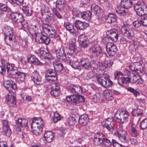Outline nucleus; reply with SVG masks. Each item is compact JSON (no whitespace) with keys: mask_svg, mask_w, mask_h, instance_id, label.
Instances as JSON below:
<instances>
[{"mask_svg":"<svg viewBox=\"0 0 147 147\" xmlns=\"http://www.w3.org/2000/svg\"><path fill=\"white\" fill-rule=\"evenodd\" d=\"M44 125V123L40 118H33L31 125L32 128V132L36 136L40 135L42 131V128Z\"/></svg>","mask_w":147,"mask_h":147,"instance_id":"f257e3e1","label":"nucleus"},{"mask_svg":"<svg viewBox=\"0 0 147 147\" xmlns=\"http://www.w3.org/2000/svg\"><path fill=\"white\" fill-rule=\"evenodd\" d=\"M11 67L10 70L9 72L10 74L9 77L11 78H15L16 80L19 84L22 83L25 80V74L23 72L18 71L17 68L15 65H12Z\"/></svg>","mask_w":147,"mask_h":147,"instance_id":"f03ea898","label":"nucleus"},{"mask_svg":"<svg viewBox=\"0 0 147 147\" xmlns=\"http://www.w3.org/2000/svg\"><path fill=\"white\" fill-rule=\"evenodd\" d=\"M113 135L123 143H127L129 140L127 132L123 129H117L114 131Z\"/></svg>","mask_w":147,"mask_h":147,"instance_id":"7ed1b4c3","label":"nucleus"},{"mask_svg":"<svg viewBox=\"0 0 147 147\" xmlns=\"http://www.w3.org/2000/svg\"><path fill=\"white\" fill-rule=\"evenodd\" d=\"M121 31L122 33L128 39H131L134 35L132 27L129 25L124 24L121 27Z\"/></svg>","mask_w":147,"mask_h":147,"instance_id":"20e7f679","label":"nucleus"},{"mask_svg":"<svg viewBox=\"0 0 147 147\" xmlns=\"http://www.w3.org/2000/svg\"><path fill=\"white\" fill-rule=\"evenodd\" d=\"M146 67H143L140 62H134L129 66V68L131 70L138 74H144L145 69Z\"/></svg>","mask_w":147,"mask_h":147,"instance_id":"39448f33","label":"nucleus"},{"mask_svg":"<svg viewBox=\"0 0 147 147\" xmlns=\"http://www.w3.org/2000/svg\"><path fill=\"white\" fill-rule=\"evenodd\" d=\"M129 113L126 110L121 111L119 113L118 117L115 116L116 121L119 123H126L128 120Z\"/></svg>","mask_w":147,"mask_h":147,"instance_id":"423d86ee","label":"nucleus"},{"mask_svg":"<svg viewBox=\"0 0 147 147\" xmlns=\"http://www.w3.org/2000/svg\"><path fill=\"white\" fill-rule=\"evenodd\" d=\"M45 79L48 82H51L56 81L57 79V76L56 71L54 69H49L45 72Z\"/></svg>","mask_w":147,"mask_h":147,"instance_id":"0eeeda50","label":"nucleus"},{"mask_svg":"<svg viewBox=\"0 0 147 147\" xmlns=\"http://www.w3.org/2000/svg\"><path fill=\"white\" fill-rule=\"evenodd\" d=\"M66 100L69 102H71L75 104H77L80 102H84L85 99L83 96L78 95H73L67 96Z\"/></svg>","mask_w":147,"mask_h":147,"instance_id":"6e6552de","label":"nucleus"},{"mask_svg":"<svg viewBox=\"0 0 147 147\" xmlns=\"http://www.w3.org/2000/svg\"><path fill=\"white\" fill-rule=\"evenodd\" d=\"M5 102L10 107H16V97L13 93L9 92L6 95Z\"/></svg>","mask_w":147,"mask_h":147,"instance_id":"1a4fd4ad","label":"nucleus"},{"mask_svg":"<svg viewBox=\"0 0 147 147\" xmlns=\"http://www.w3.org/2000/svg\"><path fill=\"white\" fill-rule=\"evenodd\" d=\"M97 80L100 85L106 88L110 87L112 84V82L110 80L109 76H108L98 78Z\"/></svg>","mask_w":147,"mask_h":147,"instance_id":"9d476101","label":"nucleus"},{"mask_svg":"<svg viewBox=\"0 0 147 147\" xmlns=\"http://www.w3.org/2000/svg\"><path fill=\"white\" fill-rule=\"evenodd\" d=\"M69 59L66 60L67 63L70 65L72 67L77 69H78L80 66V64L78 61L77 59L74 55L67 53Z\"/></svg>","mask_w":147,"mask_h":147,"instance_id":"9b49d317","label":"nucleus"},{"mask_svg":"<svg viewBox=\"0 0 147 147\" xmlns=\"http://www.w3.org/2000/svg\"><path fill=\"white\" fill-rule=\"evenodd\" d=\"M53 52L56 54L57 58L62 60V62H66V60H67L64 48H56L55 49Z\"/></svg>","mask_w":147,"mask_h":147,"instance_id":"f8f14e48","label":"nucleus"},{"mask_svg":"<svg viewBox=\"0 0 147 147\" xmlns=\"http://www.w3.org/2000/svg\"><path fill=\"white\" fill-rule=\"evenodd\" d=\"M1 65L0 66V73L2 74H4L5 73L6 69H7L8 73L10 75L9 72L10 70V67L12 65H14L13 64L8 63L7 61L4 59H2L1 61Z\"/></svg>","mask_w":147,"mask_h":147,"instance_id":"ddd939ff","label":"nucleus"},{"mask_svg":"<svg viewBox=\"0 0 147 147\" xmlns=\"http://www.w3.org/2000/svg\"><path fill=\"white\" fill-rule=\"evenodd\" d=\"M114 79L117 81L118 84L122 86L124 84H125V82L128 80L127 78L123 77L122 73L120 71H116L114 73Z\"/></svg>","mask_w":147,"mask_h":147,"instance_id":"4468645a","label":"nucleus"},{"mask_svg":"<svg viewBox=\"0 0 147 147\" xmlns=\"http://www.w3.org/2000/svg\"><path fill=\"white\" fill-rule=\"evenodd\" d=\"M106 34L112 41L115 42L118 40V34L116 30L111 29L109 30H107L106 32Z\"/></svg>","mask_w":147,"mask_h":147,"instance_id":"2eb2a0df","label":"nucleus"},{"mask_svg":"<svg viewBox=\"0 0 147 147\" xmlns=\"http://www.w3.org/2000/svg\"><path fill=\"white\" fill-rule=\"evenodd\" d=\"M3 125V133L7 137H9L11 135V131L7 120H3L2 121Z\"/></svg>","mask_w":147,"mask_h":147,"instance_id":"dca6fc26","label":"nucleus"},{"mask_svg":"<svg viewBox=\"0 0 147 147\" xmlns=\"http://www.w3.org/2000/svg\"><path fill=\"white\" fill-rule=\"evenodd\" d=\"M144 1H138L134 5V9L137 15L139 16H143Z\"/></svg>","mask_w":147,"mask_h":147,"instance_id":"f3484780","label":"nucleus"},{"mask_svg":"<svg viewBox=\"0 0 147 147\" xmlns=\"http://www.w3.org/2000/svg\"><path fill=\"white\" fill-rule=\"evenodd\" d=\"M60 92V87L59 83H55L52 84L51 86V90L50 94L54 97L58 96Z\"/></svg>","mask_w":147,"mask_h":147,"instance_id":"a211bd4d","label":"nucleus"},{"mask_svg":"<svg viewBox=\"0 0 147 147\" xmlns=\"http://www.w3.org/2000/svg\"><path fill=\"white\" fill-rule=\"evenodd\" d=\"M35 39L39 43H45L46 45H48L50 42L49 38L46 35L42 33L39 34L36 36Z\"/></svg>","mask_w":147,"mask_h":147,"instance_id":"6ab92c4d","label":"nucleus"},{"mask_svg":"<svg viewBox=\"0 0 147 147\" xmlns=\"http://www.w3.org/2000/svg\"><path fill=\"white\" fill-rule=\"evenodd\" d=\"M30 77L31 80L36 84L40 85L42 84V77L36 71L34 70L32 73Z\"/></svg>","mask_w":147,"mask_h":147,"instance_id":"aec40b11","label":"nucleus"},{"mask_svg":"<svg viewBox=\"0 0 147 147\" xmlns=\"http://www.w3.org/2000/svg\"><path fill=\"white\" fill-rule=\"evenodd\" d=\"M106 49L109 56H113L116 53L117 50V47L114 44L109 43L107 46Z\"/></svg>","mask_w":147,"mask_h":147,"instance_id":"412c9836","label":"nucleus"},{"mask_svg":"<svg viewBox=\"0 0 147 147\" xmlns=\"http://www.w3.org/2000/svg\"><path fill=\"white\" fill-rule=\"evenodd\" d=\"M3 86L5 88L8 90H15L17 88L16 84L11 79L5 80L4 82Z\"/></svg>","mask_w":147,"mask_h":147,"instance_id":"4be33fe9","label":"nucleus"},{"mask_svg":"<svg viewBox=\"0 0 147 147\" xmlns=\"http://www.w3.org/2000/svg\"><path fill=\"white\" fill-rule=\"evenodd\" d=\"M104 122L105 124L104 125V127L110 132H112L114 128V125L112 118H108L105 119Z\"/></svg>","mask_w":147,"mask_h":147,"instance_id":"5701e85b","label":"nucleus"},{"mask_svg":"<svg viewBox=\"0 0 147 147\" xmlns=\"http://www.w3.org/2000/svg\"><path fill=\"white\" fill-rule=\"evenodd\" d=\"M68 91L73 95H79L82 93V89L80 86L72 85L69 87Z\"/></svg>","mask_w":147,"mask_h":147,"instance_id":"b1692460","label":"nucleus"},{"mask_svg":"<svg viewBox=\"0 0 147 147\" xmlns=\"http://www.w3.org/2000/svg\"><path fill=\"white\" fill-rule=\"evenodd\" d=\"M15 24L17 25L20 28H26L28 26V24L24 19L23 16L21 14L16 21Z\"/></svg>","mask_w":147,"mask_h":147,"instance_id":"393cba45","label":"nucleus"},{"mask_svg":"<svg viewBox=\"0 0 147 147\" xmlns=\"http://www.w3.org/2000/svg\"><path fill=\"white\" fill-rule=\"evenodd\" d=\"M113 61L112 59L108 60H105L100 62L99 64V69L101 70H103L106 67H111L113 63Z\"/></svg>","mask_w":147,"mask_h":147,"instance_id":"a878e982","label":"nucleus"},{"mask_svg":"<svg viewBox=\"0 0 147 147\" xmlns=\"http://www.w3.org/2000/svg\"><path fill=\"white\" fill-rule=\"evenodd\" d=\"M78 40L81 46L83 48H85L88 46L89 43L87 37L83 34L80 35Z\"/></svg>","mask_w":147,"mask_h":147,"instance_id":"bb28decb","label":"nucleus"},{"mask_svg":"<svg viewBox=\"0 0 147 147\" xmlns=\"http://www.w3.org/2000/svg\"><path fill=\"white\" fill-rule=\"evenodd\" d=\"M80 63L82 66L86 69L89 70L91 68V62L88 58H81Z\"/></svg>","mask_w":147,"mask_h":147,"instance_id":"cd10ccee","label":"nucleus"},{"mask_svg":"<svg viewBox=\"0 0 147 147\" xmlns=\"http://www.w3.org/2000/svg\"><path fill=\"white\" fill-rule=\"evenodd\" d=\"M132 76H131L130 78L126 77L127 78L128 80L127 82H125V84L129 83H137L138 84H141V82L140 81V77L138 75H135L134 74H132Z\"/></svg>","mask_w":147,"mask_h":147,"instance_id":"c85d7f7f","label":"nucleus"},{"mask_svg":"<svg viewBox=\"0 0 147 147\" xmlns=\"http://www.w3.org/2000/svg\"><path fill=\"white\" fill-rule=\"evenodd\" d=\"M104 137L103 134L101 133H97L95 134L94 138V143L95 145L100 144L102 142Z\"/></svg>","mask_w":147,"mask_h":147,"instance_id":"c756f323","label":"nucleus"},{"mask_svg":"<svg viewBox=\"0 0 147 147\" xmlns=\"http://www.w3.org/2000/svg\"><path fill=\"white\" fill-rule=\"evenodd\" d=\"M90 49L91 52L97 57L102 53V50L101 47L98 45L93 46Z\"/></svg>","mask_w":147,"mask_h":147,"instance_id":"7c9ffc66","label":"nucleus"},{"mask_svg":"<svg viewBox=\"0 0 147 147\" xmlns=\"http://www.w3.org/2000/svg\"><path fill=\"white\" fill-rule=\"evenodd\" d=\"M139 134V132L136 125H134L133 123H132L131 129L129 132V135L132 137L136 138L138 136Z\"/></svg>","mask_w":147,"mask_h":147,"instance_id":"2f4dec72","label":"nucleus"},{"mask_svg":"<svg viewBox=\"0 0 147 147\" xmlns=\"http://www.w3.org/2000/svg\"><path fill=\"white\" fill-rule=\"evenodd\" d=\"M28 61L29 63H32L34 65H41L42 63H41L38 59L34 55H29L27 58Z\"/></svg>","mask_w":147,"mask_h":147,"instance_id":"473e14b6","label":"nucleus"},{"mask_svg":"<svg viewBox=\"0 0 147 147\" xmlns=\"http://www.w3.org/2000/svg\"><path fill=\"white\" fill-rule=\"evenodd\" d=\"M75 25L77 29L82 30L85 29L88 26V24L86 22H82L79 20H76Z\"/></svg>","mask_w":147,"mask_h":147,"instance_id":"72a5a7b5","label":"nucleus"},{"mask_svg":"<svg viewBox=\"0 0 147 147\" xmlns=\"http://www.w3.org/2000/svg\"><path fill=\"white\" fill-rule=\"evenodd\" d=\"M44 137L45 140L47 142L50 143L52 142L54 139V134L51 131H46L44 134Z\"/></svg>","mask_w":147,"mask_h":147,"instance_id":"f704fd0d","label":"nucleus"},{"mask_svg":"<svg viewBox=\"0 0 147 147\" xmlns=\"http://www.w3.org/2000/svg\"><path fill=\"white\" fill-rule=\"evenodd\" d=\"M16 123L19 127H26L28 125L27 120L24 118H20L16 120Z\"/></svg>","mask_w":147,"mask_h":147,"instance_id":"c9c22d12","label":"nucleus"},{"mask_svg":"<svg viewBox=\"0 0 147 147\" xmlns=\"http://www.w3.org/2000/svg\"><path fill=\"white\" fill-rule=\"evenodd\" d=\"M64 26L67 30L74 35H76V30L74 26L68 22L64 23Z\"/></svg>","mask_w":147,"mask_h":147,"instance_id":"e433bc0d","label":"nucleus"},{"mask_svg":"<svg viewBox=\"0 0 147 147\" xmlns=\"http://www.w3.org/2000/svg\"><path fill=\"white\" fill-rule=\"evenodd\" d=\"M88 116L86 114L81 116L79 118V122L82 125L86 126L88 121Z\"/></svg>","mask_w":147,"mask_h":147,"instance_id":"4c0bfd02","label":"nucleus"},{"mask_svg":"<svg viewBox=\"0 0 147 147\" xmlns=\"http://www.w3.org/2000/svg\"><path fill=\"white\" fill-rule=\"evenodd\" d=\"M66 4L65 0H57L56 2V7L59 11L63 10Z\"/></svg>","mask_w":147,"mask_h":147,"instance_id":"58836bf2","label":"nucleus"},{"mask_svg":"<svg viewBox=\"0 0 147 147\" xmlns=\"http://www.w3.org/2000/svg\"><path fill=\"white\" fill-rule=\"evenodd\" d=\"M76 39L72 37L69 41V44L70 49L73 53L75 51L76 47Z\"/></svg>","mask_w":147,"mask_h":147,"instance_id":"ea45409f","label":"nucleus"},{"mask_svg":"<svg viewBox=\"0 0 147 147\" xmlns=\"http://www.w3.org/2000/svg\"><path fill=\"white\" fill-rule=\"evenodd\" d=\"M132 4L131 0H124L121 2V5L123 8L128 9L131 7Z\"/></svg>","mask_w":147,"mask_h":147,"instance_id":"a19ab883","label":"nucleus"},{"mask_svg":"<svg viewBox=\"0 0 147 147\" xmlns=\"http://www.w3.org/2000/svg\"><path fill=\"white\" fill-rule=\"evenodd\" d=\"M4 34L5 35H13V30L12 28L7 25L5 26L4 29Z\"/></svg>","mask_w":147,"mask_h":147,"instance_id":"79ce46f5","label":"nucleus"},{"mask_svg":"<svg viewBox=\"0 0 147 147\" xmlns=\"http://www.w3.org/2000/svg\"><path fill=\"white\" fill-rule=\"evenodd\" d=\"M91 9L93 12L98 13H102L103 11L101 7L94 4L91 5Z\"/></svg>","mask_w":147,"mask_h":147,"instance_id":"37998d69","label":"nucleus"},{"mask_svg":"<svg viewBox=\"0 0 147 147\" xmlns=\"http://www.w3.org/2000/svg\"><path fill=\"white\" fill-rule=\"evenodd\" d=\"M4 40L6 44L8 45L12 44L13 42L14 41L13 38V35H5Z\"/></svg>","mask_w":147,"mask_h":147,"instance_id":"c03bdc74","label":"nucleus"},{"mask_svg":"<svg viewBox=\"0 0 147 147\" xmlns=\"http://www.w3.org/2000/svg\"><path fill=\"white\" fill-rule=\"evenodd\" d=\"M116 12L121 16H125L126 15L125 10L123 8L119 6H117L115 8Z\"/></svg>","mask_w":147,"mask_h":147,"instance_id":"a18cd8bd","label":"nucleus"},{"mask_svg":"<svg viewBox=\"0 0 147 147\" xmlns=\"http://www.w3.org/2000/svg\"><path fill=\"white\" fill-rule=\"evenodd\" d=\"M91 15V13L90 11H87L81 14V17L84 19L88 21L90 20Z\"/></svg>","mask_w":147,"mask_h":147,"instance_id":"49530a36","label":"nucleus"},{"mask_svg":"<svg viewBox=\"0 0 147 147\" xmlns=\"http://www.w3.org/2000/svg\"><path fill=\"white\" fill-rule=\"evenodd\" d=\"M126 89L128 91L132 93L136 97L140 95L139 92L136 89H135L132 87H128Z\"/></svg>","mask_w":147,"mask_h":147,"instance_id":"de8ad7c7","label":"nucleus"},{"mask_svg":"<svg viewBox=\"0 0 147 147\" xmlns=\"http://www.w3.org/2000/svg\"><path fill=\"white\" fill-rule=\"evenodd\" d=\"M143 113V111L138 108H136L134 109L132 112V114L133 115L135 116H138L142 115Z\"/></svg>","mask_w":147,"mask_h":147,"instance_id":"09e8293b","label":"nucleus"},{"mask_svg":"<svg viewBox=\"0 0 147 147\" xmlns=\"http://www.w3.org/2000/svg\"><path fill=\"white\" fill-rule=\"evenodd\" d=\"M62 117L57 112H55L54 113V116L53 120L55 123L57 122L58 121L61 120Z\"/></svg>","mask_w":147,"mask_h":147,"instance_id":"8fccbe9b","label":"nucleus"},{"mask_svg":"<svg viewBox=\"0 0 147 147\" xmlns=\"http://www.w3.org/2000/svg\"><path fill=\"white\" fill-rule=\"evenodd\" d=\"M102 143H103L105 147H109L112 144V142L111 143L109 140L107 138H105L104 136L102 140Z\"/></svg>","mask_w":147,"mask_h":147,"instance_id":"3c124183","label":"nucleus"},{"mask_svg":"<svg viewBox=\"0 0 147 147\" xmlns=\"http://www.w3.org/2000/svg\"><path fill=\"white\" fill-rule=\"evenodd\" d=\"M9 2L15 6L22 5L23 3V0H9Z\"/></svg>","mask_w":147,"mask_h":147,"instance_id":"603ef678","label":"nucleus"},{"mask_svg":"<svg viewBox=\"0 0 147 147\" xmlns=\"http://www.w3.org/2000/svg\"><path fill=\"white\" fill-rule=\"evenodd\" d=\"M104 94L106 99L109 101H111L113 99V97L111 94L107 90H105L104 91Z\"/></svg>","mask_w":147,"mask_h":147,"instance_id":"864d4df0","label":"nucleus"},{"mask_svg":"<svg viewBox=\"0 0 147 147\" xmlns=\"http://www.w3.org/2000/svg\"><path fill=\"white\" fill-rule=\"evenodd\" d=\"M140 127L142 129L147 128V119L143 120L140 124Z\"/></svg>","mask_w":147,"mask_h":147,"instance_id":"5fc2aeb1","label":"nucleus"},{"mask_svg":"<svg viewBox=\"0 0 147 147\" xmlns=\"http://www.w3.org/2000/svg\"><path fill=\"white\" fill-rule=\"evenodd\" d=\"M45 21L46 22L49 23L50 24H53L54 22V18L53 16L49 15H47L45 18Z\"/></svg>","mask_w":147,"mask_h":147,"instance_id":"6e6d98bb","label":"nucleus"},{"mask_svg":"<svg viewBox=\"0 0 147 147\" xmlns=\"http://www.w3.org/2000/svg\"><path fill=\"white\" fill-rule=\"evenodd\" d=\"M36 52L38 54H40L39 55L42 56L45 54L47 52L46 51V49L44 48L43 47L40 48L38 50V51H36Z\"/></svg>","mask_w":147,"mask_h":147,"instance_id":"4d7b16f0","label":"nucleus"},{"mask_svg":"<svg viewBox=\"0 0 147 147\" xmlns=\"http://www.w3.org/2000/svg\"><path fill=\"white\" fill-rule=\"evenodd\" d=\"M76 121L75 117H69L67 120V122L70 125H74L76 123Z\"/></svg>","mask_w":147,"mask_h":147,"instance_id":"13d9d810","label":"nucleus"},{"mask_svg":"<svg viewBox=\"0 0 147 147\" xmlns=\"http://www.w3.org/2000/svg\"><path fill=\"white\" fill-rule=\"evenodd\" d=\"M21 14H19L16 12H12L10 14L9 16L11 19L13 20L18 18Z\"/></svg>","mask_w":147,"mask_h":147,"instance_id":"bf43d9fd","label":"nucleus"},{"mask_svg":"<svg viewBox=\"0 0 147 147\" xmlns=\"http://www.w3.org/2000/svg\"><path fill=\"white\" fill-rule=\"evenodd\" d=\"M0 9L2 11L5 12H9L11 10L5 4L1 5L0 7Z\"/></svg>","mask_w":147,"mask_h":147,"instance_id":"052dcab7","label":"nucleus"},{"mask_svg":"<svg viewBox=\"0 0 147 147\" xmlns=\"http://www.w3.org/2000/svg\"><path fill=\"white\" fill-rule=\"evenodd\" d=\"M23 12L28 16H30L31 13L30 11L29 8L26 6H24L22 9Z\"/></svg>","mask_w":147,"mask_h":147,"instance_id":"680f3d73","label":"nucleus"},{"mask_svg":"<svg viewBox=\"0 0 147 147\" xmlns=\"http://www.w3.org/2000/svg\"><path fill=\"white\" fill-rule=\"evenodd\" d=\"M52 11L53 14L55 15L59 19H61L62 16L59 13V12L55 8H53L52 9Z\"/></svg>","mask_w":147,"mask_h":147,"instance_id":"e2e57ef3","label":"nucleus"},{"mask_svg":"<svg viewBox=\"0 0 147 147\" xmlns=\"http://www.w3.org/2000/svg\"><path fill=\"white\" fill-rule=\"evenodd\" d=\"M54 67L55 68H56V69H57V71H61L63 69V64L61 63L56 64L54 66Z\"/></svg>","mask_w":147,"mask_h":147,"instance_id":"0e129e2a","label":"nucleus"},{"mask_svg":"<svg viewBox=\"0 0 147 147\" xmlns=\"http://www.w3.org/2000/svg\"><path fill=\"white\" fill-rule=\"evenodd\" d=\"M122 74L123 76H128V77H129L131 76L132 74L130 71L126 69L124 70Z\"/></svg>","mask_w":147,"mask_h":147,"instance_id":"69168bd1","label":"nucleus"},{"mask_svg":"<svg viewBox=\"0 0 147 147\" xmlns=\"http://www.w3.org/2000/svg\"><path fill=\"white\" fill-rule=\"evenodd\" d=\"M109 38L107 37H104L102 40V43L105 45L106 48H107V45L109 43H111L109 41Z\"/></svg>","mask_w":147,"mask_h":147,"instance_id":"338daca9","label":"nucleus"},{"mask_svg":"<svg viewBox=\"0 0 147 147\" xmlns=\"http://www.w3.org/2000/svg\"><path fill=\"white\" fill-rule=\"evenodd\" d=\"M80 12L79 10L76 8H74L72 10V13L75 17H77Z\"/></svg>","mask_w":147,"mask_h":147,"instance_id":"774afa93","label":"nucleus"}]
</instances>
